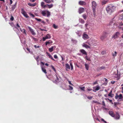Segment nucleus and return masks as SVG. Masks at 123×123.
<instances>
[{"instance_id":"obj_1","label":"nucleus","mask_w":123,"mask_h":123,"mask_svg":"<svg viewBox=\"0 0 123 123\" xmlns=\"http://www.w3.org/2000/svg\"><path fill=\"white\" fill-rule=\"evenodd\" d=\"M116 8V7L114 5L110 4L107 6L106 10L108 14L111 15L115 10Z\"/></svg>"},{"instance_id":"obj_2","label":"nucleus","mask_w":123,"mask_h":123,"mask_svg":"<svg viewBox=\"0 0 123 123\" xmlns=\"http://www.w3.org/2000/svg\"><path fill=\"white\" fill-rule=\"evenodd\" d=\"M109 114L111 117L116 120H118L120 118V116L117 112H116L115 114L113 111H109Z\"/></svg>"},{"instance_id":"obj_3","label":"nucleus","mask_w":123,"mask_h":123,"mask_svg":"<svg viewBox=\"0 0 123 123\" xmlns=\"http://www.w3.org/2000/svg\"><path fill=\"white\" fill-rule=\"evenodd\" d=\"M41 14L43 16H46L47 14V17H49L50 15V12L48 11L44 10L42 11Z\"/></svg>"},{"instance_id":"obj_4","label":"nucleus","mask_w":123,"mask_h":123,"mask_svg":"<svg viewBox=\"0 0 123 123\" xmlns=\"http://www.w3.org/2000/svg\"><path fill=\"white\" fill-rule=\"evenodd\" d=\"M92 7L93 13L94 15L95 14V9L97 7V4L96 2L95 1H93L92 2Z\"/></svg>"},{"instance_id":"obj_5","label":"nucleus","mask_w":123,"mask_h":123,"mask_svg":"<svg viewBox=\"0 0 123 123\" xmlns=\"http://www.w3.org/2000/svg\"><path fill=\"white\" fill-rule=\"evenodd\" d=\"M15 27L17 29H18V28H19L20 29V30L22 32H23L24 33V34H26V33L25 32V29H23V31L21 29V28H20V26L18 24V23H17V24L16 25V26H15Z\"/></svg>"},{"instance_id":"obj_6","label":"nucleus","mask_w":123,"mask_h":123,"mask_svg":"<svg viewBox=\"0 0 123 123\" xmlns=\"http://www.w3.org/2000/svg\"><path fill=\"white\" fill-rule=\"evenodd\" d=\"M123 98V96L121 94H120L119 95L117 94H116V95L115 96V98L116 99H118V100H120L122 99Z\"/></svg>"},{"instance_id":"obj_7","label":"nucleus","mask_w":123,"mask_h":123,"mask_svg":"<svg viewBox=\"0 0 123 123\" xmlns=\"http://www.w3.org/2000/svg\"><path fill=\"white\" fill-rule=\"evenodd\" d=\"M21 13L26 18H29V16L28 15L25 11L22 8L21 9Z\"/></svg>"},{"instance_id":"obj_8","label":"nucleus","mask_w":123,"mask_h":123,"mask_svg":"<svg viewBox=\"0 0 123 123\" xmlns=\"http://www.w3.org/2000/svg\"><path fill=\"white\" fill-rule=\"evenodd\" d=\"M120 34V33L119 32H117L115 34L113 35L112 36V38L115 39L118 38Z\"/></svg>"},{"instance_id":"obj_9","label":"nucleus","mask_w":123,"mask_h":123,"mask_svg":"<svg viewBox=\"0 0 123 123\" xmlns=\"http://www.w3.org/2000/svg\"><path fill=\"white\" fill-rule=\"evenodd\" d=\"M51 38V36L50 34H48L46 35L45 37H43V41H45L46 39H49Z\"/></svg>"},{"instance_id":"obj_10","label":"nucleus","mask_w":123,"mask_h":123,"mask_svg":"<svg viewBox=\"0 0 123 123\" xmlns=\"http://www.w3.org/2000/svg\"><path fill=\"white\" fill-rule=\"evenodd\" d=\"M28 28L29 29L30 31L31 32L32 35H36V33L34 32L33 30L32 29L31 27H28Z\"/></svg>"},{"instance_id":"obj_11","label":"nucleus","mask_w":123,"mask_h":123,"mask_svg":"<svg viewBox=\"0 0 123 123\" xmlns=\"http://www.w3.org/2000/svg\"><path fill=\"white\" fill-rule=\"evenodd\" d=\"M85 11L84 9L83 8L80 7L79 9V13L81 14L83 12Z\"/></svg>"},{"instance_id":"obj_12","label":"nucleus","mask_w":123,"mask_h":123,"mask_svg":"<svg viewBox=\"0 0 123 123\" xmlns=\"http://www.w3.org/2000/svg\"><path fill=\"white\" fill-rule=\"evenodd\" d=\"M56 47L55 46H52L51 48L49 49V50L50 52H52L56 48Z\"/></svg>"},{"instance_id":"obj_13","label":"nucleus","mask_w":123,"mask_h":123,"mask_svg":"<svg viewBox=\"0 0 123 123\" xmlns=\"http://www.w3.org/2000/svg\"><path fill=\"white\" fill-rule=\"evenodd\" d=\"M80 51L83 54L87 55L86 52L84 49H81L80 50Z\"/></svg>"},{"instance_id":"obj_14","label":"nucleus","mask_w":123,"mask_h":123,"mask_svg":"<svg viewBox=\"0 0 123 123\" xmlns=\"http://www.w3.org/2000/svg\"><path fill=\"white\" fill-rule=\"evenodd\" d=\"M79 4L81 6L85 5H86V3L84 1H80L79 2Z\"/></svg>"},{"instance_id":"obj_15","label":"nucleus","mask_w":123,"mask_h":123,"mask_svg":"<svg viewBox=\"0 0 123 123\" xmlns=\"http://www.w3.org/2000/svg\"><path fill=\"white\" fill-rule=\"evenodd\" d=\"M105 67L104 66H102L101 67L98 68L97 70L98 71H100L101 70L103 69H105Z\"/></svg>"},{"instance_id":"obj_16","label":"nucleus","mask_w":123,"mask_h":123,"mask_svg":"<svg viewBox=\"0 0 123 123\" xmlns=\"http://www.w3.org/2000/svg\"><path fill=\"white\" fill-rule=\"evenodd\" d=\"M53 41L51 40H49L48 41L46 42L45 43V45H47L48 44L52 43H53Z\"/></svg>"},{"instance_id":"obj_17","label":"nucleus","mask_w":123,"mask_h":123,"mask_svg":"<svg viewBox=\"0 0 123 123\" xmlns=\"http://www.w3.org/2000/svg\"><path fill=\"white\" fill-rule=\"evenodd\" d=\"M28 5L31 6L33 7L36 5L37 3H34V4H31L30 3H29L28 4Z\"/></svg>"},{"instance_id":"obj_18","label":"nucleus","mask_w":123,"mask_h":123,"mask_svg":"<svg viewBox=\"0 0 123 123\" xmlns=\"http://www.w3.org/2000/svg\"><path fill=\"white\" fill-rule=\"evenodd\" d=\"M47 53L48 54V55L49 56V58H51L52 60H53L54 61H55V60H54V59L53 58L52 56L49 54V53L47 52Z\"/></svg>"},{"instance_id":"obj_19","label":"nucleus","mask_w":123,"mask_h":123,"mask_svg":"<svg viewBox=\"0 0 123 123\" xmlns=\"http://www.w3.org/2000/svg\"><path fill=\"white\" fill-rule=\"evenodd\" d=\"M82 46L83 47H84L86 48H90V46H89L88 45H87L86 44H84L82 45Z\"/></svg>"},{"instance_id":"obj_20","label":"nucleus","mask_w":123,"mask_h":123,"mask_svg":"<svg viewBox=\"0 0 123 123\" xmlns=\"http://www.w3.org/2000/svg\"><path fill=\"white\" fill-rule=\"evenodd\" d=\"M83 37L86 39H88L89 38L88 35L86 34H84Z\"/></svg>"},{"instance_id":"obj_21","label":"nucleus","mask_w":123,"mask_h":123,"mask_svg":"<svg viewBox=\"0 0 123 123\" xmlns=\"http://www.w3.org/2000/svg\"><path fill=\"white\" fill-rule=\"evenodd\" d=\"M16 3H15V4L14 5H13L12 6V11H13L15 7H16Z\"/></svg>"},{"instance_id":"obj_22","label":"nucleus","mask_w":123,"mask_h":123,"mask_svg":"<svg viewBox=\"0 0 123 123\" xmlns=\"http://www.w3.org/2000/svg\"><path fill=\"white\" fill-rule=\"evenodd\" d=\"M123 74V69H121L120 71V74H119V75L117 76V77L118 78V79H119L120 78L119 76H120V74Z\"/></svg>"},{"instance_id":"obj_23","label":"nucleus","mask_w":123,"mask_h":123,"mask_svg":"<svg viewBox=\"0 0 123 123\" xmlns=\"http://www.w3.org/2000/svg\"><path fill=\"white\" fill-rule=\"evenodd\" d=\"M41 69L42 71L45 74H46L47 73V72L46 71V70L44 68H43L42 67H41Z\"/></svg>"},{"instance_id":"obj_24","label":"nucleus","mask_w":123,"mask_h":123,"mask_svg":"<svg viewBox=\"0 0 123 123\" xmlns=\"http://www.w3.org/2000/svg\"><path fill=\"white\" fill-rule=\"evenodd\" d=\"M85 68L87 70H88L89 68V65L87 64H85Z\"/></svg>"},{"instance_id":"obj_25","label":"nucleus","mask_w":123,"mask_h":123,"mask_svg":"<svg viewBox=\"0 0 123 123\" xmlns=\"http://www.w3.org/2000/svg\"><path fill=\"white\" fill-rule=\"evenodd\" d=\"M112 91H111L108 94V96H109L110 97H113L114 95L113 94H112Z\"/></svg>"},{"instance_id":"obj_26","label":"nucleus","mask_w":123,"mask_h":123,"mask_svg":"<svg viewBox=\"0 0 123 123\" xmlns=\"http://www.w3.org/2000/svg\"><path fill=\"white\" fill-rule=\"evenodd\" d=\"M108 33L105 32H103V35L104 37H105V38L107 36Z\"/></svg>"},{"instance_id":"obj_27","label":"nucleus","mask_w":123,"mask_h":123,"mask_svg":"<svg viewBox=\"0 0 123 123\" xmlns=\"http://www.w3.org/2000/svg\"><path fill=\"white\" fill-rule=\"evenodd\" d=\"M95 90L96 91H97L99 90L100 89V87L99 86V85H98L97 86L95 87Z\"/></svg>"},{"instance_id":"obj_28","label":"nucleus","mask_w":123,"mask_h":123,"mask_svg":"<svg viewBox=\"0 0 123 123\" xmlns=\"http://www.w3.org/2000/svg\"><path fill=\"white\" fill-rule=\"evenodd\" d=\"M108 2L107 1L104 0L102 1L101 3L102 5H104L106 4Z\"/></svg>"},{"instance_id":"obj_29","label":"nucleus","mask_w":123,"mask_h":123,"mask_svg":"<svg viewBox=\"0 0 123 123\" xmlns=\"http://www.w3.org/2000/svg\"><path fill=\"white\" fill-rule=\"evenodd\" d=\"M47 5L48 6V8H52L53 6V5L52 4L50 5L47 4Z\"/></svg>"},{"instance_id":"obj_30","label":"nucleus","mask_w":123,"mask_h":123,"mask_svg":"<svg viewBox=\"0 0 123 123\" xmlns=\"http://www.w3.org/2000/svg\"><path fill=\"white\" fill-rule=\"evenodd\" d=\"M65 67L66 68H67L68 69H70V67L68 63L66 64H65Z\"/></svg>"},{"instance_id":"obj_31","label":"nucleus","mask_w":123,"mask_h":123,"mask_svg":"<svg viewBox=\"0 0 123 123\" xmlns=\"http://www.w3.org/2000/svg\"><path fill=\"white\" fill-rule=\"evenodd\" d=\"M80 22L81 23L83 24L84 23V20L81 18H80L79 19Z\"/></svg>"},{"instance_id":"obj_32","label":"nucleus","mask_w":123,"mask_h":123,"mask_svg":"<svg viewBox=\"0 0 123 123\" xmlns=\"http://www.w3.org/2000/svg\"><path fill=\"white\" fill-rule=\"evenodd\" d=\"M82 17L84 19L86 20L87 18V15L86 14H84L82 15Z\"/></svg>"},{"instance_id":"obj_33","label":"nucleus","mask_w":123,"mask_h":123,"mask_svg":"<svg viewBox=\"0 0 123 123\" xmlns=\"http://www.w3.org/2000/svg\"><path fill=\"white\" fill-rule=\"evenodd\" d=\"M45 2L48 3H50L51 2V1L50 0H44Z\"/></svg>"},{"instance_id":"obj_34","label":"nucleus","mask_w":123,"mask_h":123,"mask_svg":"<svg viewBox=\"0 0 123 123\" xmlns=\"http://www.w3.org/2000/svg\"><path fill=\"white\" fill-rule=\"evenodd\" d=\"M117 54V52L116 51H115L114 53H112V56H113L115 57L116 56Z\"/></svg>"},{"instance_id":"obj_35","label":"nucleus","mask_w":123,"mask_h":123,"mask_svg":"<svg viewBox=\"0 0 123 123\" xmlns=\"http://www.w3.org/2000/svg\"><path fill=\"white\" fill-rule=\"evenodd\" d=\"M79 88L81 90H82L83 91H85V87L84 86L83 87H79Z\"/></svg>"},{"instance_id":"obj_36","label":"nucleus","mask_w":123,"mask_h":123,"mask_svg":"<svg viewBox=\"0 0 123 123\" xmlns=\"http://www.w3.org/2000/svg\"><path fill=\"white\" fill-rule=\"evenodd\" d=\"M9 24L12 27H15V25L12 22L9 23Z\"/></svg>"},{"instance_id":"obj_37","label":"nucleus","mask_w":123,"mask_h":123,"mask_svg":"<svg viewBox=\"0 0 123 123\" xmlns=\"http://www.w3.org/2000/svg\"><path fill=\"white\" fill-rule=\"evenodd\" d=\"M105 38V37H104L103 35H102L101 37L100 38L101 39V40H103Z\"/></svg>"},{"instance_id":"obj_38","label":"nucleus","mask_w":123,"mask_h":123,"mask_svg":"<svg viewBox=\"0 0 123 123\" xmlns=\"http://www.w3.org/2000/svg\"><path fill=\"white\" fill-rule=\"evenodd\" d=\"M51 67L52 69H53L54 71L55 72H56V70L54 67V66H53L51 65Z\"/></svg>"},{"instance_id":"obj_39","label":"nucleus","mask_w":123,"mask_h":123,"mask_svg":"<svg viewBox=\"0 0 123 123\" xmlns=\"http://www.w3.org/2000/svg\"><path fill=\"white\" fill-rule=\"evenodd\" d=\"M69 90H72L73 89V88L70 85L69 86Z\"/></svg>"},{"instance_id":"obj_40","label":"nucleus","mask_w":123,"mask_h":123,"mask_svg":"<svg viewBox=\"0 0 123 123\" xmlns=\"http://www.w3.org/2000/svg\"><path fill=\"white\" fill-rule=\"evenodd\" d=\"M44 3L43 2H42L41 3V6L42 7H43V6L44 5Z\"/></svg>"},{"instance_id":"obj_41","label":"nucleus","mask_w":123,"mask_h":123,"mask_svg":"<svg viewBox=\"0 0 123 123\" xmlns=\"http://www.w3.org/2000/svg\"><path fill=\"white\" fill-rule=\"evenodd\" d=\"M87 98L89 99H91L92 98V96H87Z\"/></svg>"},{"instance_id":"obj_42","label":"nucleus","mask_w":123,"mask_h":123,"mask_svg":"<svg viewBox=\"0 0 123 123\" xmlns=\"http://www.w3.org/2000/svg\"><path fill=\"white\" fill-rule=\"evenodd\" d=\"M53 27L55 29H57L58 27L55 24H53Z\"/></svg>"},{"instance_id":"obj_43","label":"nucleus","mask_w":123,"mask_h":123,"mask_svg":"<svg viewBox=\"0 0 123 123\" xmlns=\"http://www.w3.org/2000/svg\"><path fill=\"white\" fill-rule=\"evenodd\" d=\"M85 58H86V59L87 60V61H90V58H88V57L87 55L86 56Z\"/></svg>"},{"instance_id":"obj_44","label":"nucleus","mask_w":123,"mask_h":123,"mask_svg":"<svg viewBox=\"0 0 123 123\" xmlns=\"http://www.w3.org/2000/svg\"><path fill=\"white\" fill-rule=\"evenodd\" d=\"M35 19L39 22H41V19H40L38 18H35Z\"/></svg>"},{"instance_id":"obj_45","label":"nucleus","mask_w":123,"mask_h":123,"mask_svg":"<svg viewBox=\"0 0 123 123\" xmlns=\"http://www.w3.org/2000/svg\"><path fill=\"white\" fill-rule=\"evenodd\" d=\"M70 66H71V69L72 70L73 69V67L72 65V64L71 62H70Z\"/></svg>"},{"instance_id":"obj_46","label":"nucleus","mask_w":123,"mask_h":123,"mask_svg":"<svg viewBox=\"0 0 123 123\" xmlns=\"http://www.w3.org/2000/svg\"><path fill=\"white\" fill-rule=\"evenodd\" d=\"M102 121L104 123H107L106 121L103 118H101V119Z\"/></svg>"},{"instance_id":"obj_47","label":"nucleus","mask_w":123,"mask_h":123,"mask_svg":"<svg viewBox=\"0 0 123 123\" xmlns=\"http://www.w3.org/2000/svg\"><path fill=\"white\" fill-rule=\"evenodd\" d=\"M11 17L10 18V20L11 21H13L14 20V18L12 16H11Z\"/></svg>"},{"instance_id":"obj_48","label":"nucleus","mask_w":123,"mask_h":123,"mask_svg":"<svg viewBox=\"0 0 123 123\" xmlns=\"http://www.w3.org/2000/svg\"><path fill=\"white\" fill-rule=\"evenodd\" d=\"M54 57L55 59H57L58 58L57 55H54Z\"/></svg>"},{"instance_id":"obj_49","label":"nucleus","mask_w":123,"mask_h":123,"mask_svg":"<svg viewBox=\"0 0 123 123\" xmlns=\"http://www.w3.org/2000/svg\"><path fill=\"white\" fill-rule=\"evenodd\" d=\"M30 15L31 16H32L33 17H35V15L33 14L32 13H30Z\"/></svg>"},{"instance_id":"obj_50","label":"nucleus","mask_w":123,"mask_h":123,"mask_svg":"<svg viewBox=\"0 0 123 123\" xmlns=\"http://www.w3.org/2000/svg\"><path fill=\"white\" fill-rule=\"evenodd\" d=\"M86 43H87L89 45H90V46H91V44L90 42H86Z\"/></svg>"},{"instance_id":"obj_51","label":"nucleus","mask_w":123,"mask_h":123,"mask_svg":"<svg viewBox=\"0 0 123 123\" xmlns=\"http://www.w3.org/2000/svg\"><path fill=\"white\" fill-rule=\"evenodd\" d=\"M34 47L35 48H39L40 47V46H37L36 45H35L34 46Z\"/></svg>"},{"instance_id":"obj_52","label":"nucleus","mask_w":123,"mask_h":123,"mask_svg":"<svg viewBox=\"0 0 123 123\" xmlns=\"http://www.w3.org/2000/svg\"><path fill=\"white\" fill-rule=\"evenodd\" d=\"M40 30H41V31H47V30H44L43 29H41V28H40Z\"/></svg>"},{"instance_id":"obj_53","label":"nucleus","mask_w":123,"mask_h":123,"mask_svg":"<svg viewBox=\"0 0 123 123\" xmlns=\"http://www.w3.org/2000/svg\"><path fill=\"white\" fill-rule=\"evenodd\" d=\"M98 83L97 82V81H95L93 83V85H95L96 84H97Z\"/></svg>"},{"instance_id":"obj_54","label":"nucleus","mask_w":123,"mask_h":123,"mask_svg":"<svg viewBox=\"0 0 123 123\" xmlns=\"http://www.w3.org/2000/svg\"><path fill=\"white\" fill-rule=\"evenodd\" d=\"M106 53V51H103L102 52V54L103 55L104 54H105Z\"/></svg>"},{"instance_id":"obj_55","label":"nucleus","mask_w":123,"mask_h":123,"mask_svg":"<svg viewBox=\"0 0 123 123\" xmlns=\"http://www.w3.org/2000/svg\"><path fill=\"white\" fill-rule=\"evenodd\" d=\"M42 23H43L44 25H45L46 24V23L44 21H42Z\"/></svg>"},{"instance_id":"obj_56","label":"nucleus","mask_w":123,"mask_h":123,"mask_svg":"<svg viewBox=\"0 0 123 123\" xmlns=\"http://www.w3.org/2000/svg\"><path fill=\"white\" fill-rule=\"evenodd\" d=\"M87 90L88 91H91L92 90V89H91L87 88Z\"/></svg>"},{"instance_id":"obj_57","label":"nucleus","mask_w":123,"mask_h":123,"mask_svg":"<svg viewBox=\"0 0 123 123\" xmlns=\"http://www.w3.org/2000/svg\"><path fill=\"white\" fill-rule=\"evenodd\" d=\"M27 50L29 52V53H30L31 52L30 51V49L28 48H27Z\"/></svg>"},{"instance_id":"obj_58","label":"nucleus","mask_w":123,"mask_h":123,"mask_svg":"<svg viewBox=\"0 0 123 123\" xmlns=\"http://www.w3.org/2000/svg\"><path fill=\"white\" fill-rule=\"evenodd\" d=\"M68 81V82H69V83L70 84H71V85H73V84H72L71 83V82L70 81Z\"/></svg>"},{"instance_id":"obj_59","label":"nucleus","mask_w":123,"mask_h":123,"mask_svg":"<svg viewBox=\"0 0 123 123\" xmlns=\"http://www.w3.org/2000/svg\"><path fill=\"white\" fill-rule=\"evenodd\" d=\"M47 6L46 5H44V6H43V8H45L47 7Z\"/></svg>"},{"instance_id":"obj_60","label":"nucleus","mask_w":123,"mask_h":123,"mask_svg":"<svg viewBox=\"0 0 123 123\" xmlns=\"http://www.w3.org/2000/svg\"><path fill=\"white\" fill-rule=\"evenodd\" d=\"M119 25L121 26L123 25V23L121 22V23H120Z\"/></svg>"},{"instance_id":"obj_61","label":"nucleus","mask_w":123,"mask_h":123,"mask_svg":"<svg viewBox=\"0 0 123 123\" xmlns=\"http://www.w3.org/2000/svg\"><path fill=\"white\" fill-rule=\"evenodd\" d=\"M35 0H30V1L31 2H34L35 1Z\"/></svg>"},{"instance_id":"obj_62","label":"nucleus","mask_w":123,"mask_h":123,"mask_svg":"<svg viewBox=\"0 0 123 123\" xmlns=\"http://www.w3.org/2000/svg\"><path fill=\"white\" fill-rule=\"evenodd\" d=\"M111 82L112 84H113L115 82V81H111Z\"/></svg>"},{"instance_id":"obj_63","label":"nucleus","mask_w":123,"mask_h":123,"mask_svg":"<svg viewBox=\"0 0 123 123\" xmlns=\"http://www.w3.org/2000/svg\"><path fill=\"white\" fill-rule=\"evenodd\" d=\"M46 21L48 23H49V19H46Z\"/></svg>"},{"instance_id":"obj_64","label":"nucleus","mask_w":123,"mask_h":123,"mask_svg":"<svg viewBox=\"0 0 123 123\" xmlns=\"http://www.w3.org/2000/svg\"><path fill=\"white\" fill-rule=\"evenodd\" d=\"M10 0V4H11L12 3V0Z\"/></svg>"}]
</instances>
